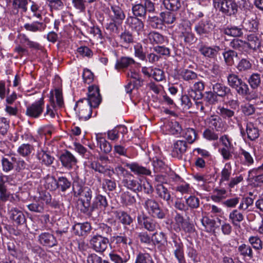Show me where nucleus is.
Returning a JSON list of instances; mask_svg holds the SVG:
<instances>
[{
	"label": "nucleus",
	"mask_w": 263,
	"mask_h": 263,
	"mask_svg": "<svg viewBox=\"0 0 263 263\" xmlns=\"http://www.w3.org/2000/svg\"><path fill=\"white\" fill-rule=\"evenodd\" d=\"M15 162L16 163L15 166L16 171L23 174V177H24V175L26 174V178H29L32 176L31 170L34 171L33 173H36L37 175H41L42 172V169L36 162L30 160L25 161L19 159L18 160L16 159Z\"/></svg>",
	"instance_id": "1"
},
{
	"label": "nucleus",
	"mask_w": 263,
	"mask_h": 263,
	"mask_svg": "<svg viewBox=\"0 0 263 263\" xmlns=\"http://www.w3.org/2000/svg\"><path fill=\"white\" fill-rule=\"evenodd\" d=\"M227 81L229 86L234 89L238 95L243 97H247L250 94L248 85L238 75L235 73L228 74Z\"/></svg>",
	"instance_id": "2"
},
{
	"label": "nucleus",
	"mask_w": 263,
	"mask_h": 263,
	"mask_svg": "<svg viewBox=\"0 0 263 263\" xmlns=\"http://www.w3.org/2000/svg\"><path fill=\"white\" fill-rule=\"evenodd\" d=\"M108 206V202L105 196L98 194L94 198L92 203L90 204L86 215L89 217L97 216L99 213L104 210Z\"/></svg>",
	"instance_id": "3"
},
{
	"label": "nucleus",
	"mask_w": 263,
	"mask_h": 263,
	"mask_svg": "<svg viewBox=\"0 0 263 263\" xmlns=\"http://www.w3.org/2000/svg\"><path fill=\"white\" fill-rule=\"evenodd\" d=\"M92 107L93 106L91 105V103L85 98H83L77 101L74 110L78 114L79 119L86 121L91 117Z\"/></svg>",
	"instance_id": "4"
},
{
	"label": "nucleus",
	"mask_w": 263,
	"mask_h": 263,
	"mask_svg": "<svg viewBox=\"0 0 263 263\" xmlns=\"http://www.w3.org/2000/svg\"><path fill=\"white\" fill-rule=\"evenodd\" d=\"M143 205L148 213L154 217L161 219L165 218V211L160 208L158 202L156 200L152 198H147L145 201Z\"/></svg>",
	"instance_id": "5"
},
{
	"label": "nucleus",
	"mask_w": 263,
	"mask_h": 263,
	"mask_svg": "<svg viewBox=\"0 0 263 263\" xmlns=\"http://www.w3.org/2000/svg\"><path fill=\"white\" fill-rule=\"evenodd\" d=\"M109 239L107 237L99 235L98 234L93 235L89 241L91 248L98 253H103L107 248L109 244Z\"/></svg>",
	"instance_id": "6"
},
{
	"label": "nucleus",
	"mask_w": 263,
	"mask_h": 263,
	"mask_svg": "<svg viewBox=\"0 0 263 263\" xmlns=\"http://www.w3.org/2000/svg\"><path fill=\"white\" fill-rule=\"evenodd\" d=\"M44 105V99L41 98L39 100L27 107L26 115L32 118H38L43 112Z\"/></svg>",
	"instance_id": "7"
},
{
	"label": "nucleus",
	"mask_w": 263,
	"mask_h": 263,
	"mask_svg": "<svg viewBox=\"0 0 263 263\" xmlns=\"http://www.w3.org/2000/svg\"><path fill=\"white\" fill-rule=\"evenodd\" d=\"M199 51L203 56L209 59H215L221 50L219 46H208L203 43L199 45Z\"/></svg>",
	"instance_id": "8"
},
{
	"label": "nucleus",
	"mask_w": 263,
	"mask_h": 263,
	"mask_svg": "<svg viewBox=\"0 0 263 263\" xmlns=\"http://www.w3.org/2000/svg\"><path fill=\"white\" fill-rule=\"evenodd\" d=\"M122 183L124 187L135 193L141 192V180L136 179L132 174L122 179Z\"/></svg>",
	"instance_id": "9"
},
{
	"label": "nucleus",
	"mask_w": 263,
	"mask_h": 263,
	"mask_svg": "<svg viewBox=\"0 0 263 263\" xmlns=\"http://www.w3.org/2000/svg\"><path fill=\"white\" fill-rule=\"evenodd\" d=\"M172 249L174 250V253L175 257L179 263H185V257L184 255L183 245L181 240L175 238L170 242Z\"/></svg>",
	"instance_id": "10"
},
{
	"label": "nucleus",
	"mask_w": 263,
	"mask_h": 263,
	"mask_svg": "<svg viewBox=\"0 0 263 263\" xmlns=\"http://www.w3.org/2000/svg\"><path fill=\"white\" fill-rule=\"evenodd\" d=\"M93 108L97 107L101 102V97L100 94L99 88L98 86L92 85L88 87V98H85Z\"/></svg>",
	"instance_id": "11"
},
{
	"label": "nucleus",
	"mask_w": 263,
	"mask_h": 263,
	"mask_svg": "<svg viewBox=\"0 0 263 263\" xmlns=\"http://www.w3.org/2000/svg\"><path fill=\"white\" fill-rule=\"evenodd\" d=\"M216 7L221 12L228 16L235 14L238 11V5L234 0L223 2Z\"/></svg>",
	"instance_id": "12"
},
{
	"label": "nucleus",
	"mask_w": 263,
	"mask_h": 263,
	"mask_svg": "<svg viewBox=\"0 0 263 263\" xmlns=\"http://www.w3.org/2000/svg\"><path fill=\"white\" fill-rule=\"evenodd\" d=\"M214 28L210 21L202 20L195 26V30L201 36L208 37Z\"/></svg>",
	"instance_id": "13"
},
{
	"label": "nucleus",
	"mask_w": 263,
	"mask_h": 263,
	"mask_svg": "<svg viewBox=\"0 0 263 263\" xmlns=\"http://www.w3.org/2000/svg\"><path fill=\"white\" fill-rule=\"evenodd\" d=\"M39 241L43 246L50 248L55 247L58 245V241L54 236L49 232L42 233L39 236Z\"/></svg>",
	"instance_id": "14"
},
{
	"label": "nucleus",
	"mask_w": 263,
	"mask_h": 263,
	"mask_svg": "<svg viewBox=\"0 0 263 263\" xmlns=\"http://www.w3.org/2000/svg\"><path fill=\"white\" fill-rule=\"evenodd\" d=\"M82 198L81 201L82 204V207L81 209V211L84 214L88 211L89 207L91 204V200L92 198V191L88 187H85L83 189V193L81 194Z\"/></svg>",
	"instance_id": "15"
},
{
	"label": "nucleus",
	"mask_w": 263,
	"mask_h": 263,
	"mask_svg": "<svg viewBox=\"0 0 263 263\" xmlns=\"http://www.w3.org/2000/svg\"><path fill=\"white\" fill-rule=\"evenodd\" d=\"M123 163L125 165V166L130 169L131 172L136 175L146 176L151 175V171L149 168L140 165L137 162L131 163L125 162Z\"/></svg>",
	"instance_id": "16"
},
{
	"label": "nucleus",
	"mask_w": 263,
	"mask_h": 263,
	"mask_svg": "<svg viewBox=\"0 0 263 263\" xmlns=\"http://www.w3.org/2000/svg\"><path fill=\"white\" fill-rule=\"evenodd\" d=\"M12 3V14L16 15L20 10L21 13L26 12L28 4V0H7Z\"/></svg>",
	"instance_id": "17"
},
{
	"label": "nucleus",
	"mask_w": 263,
	"mask_h": 263,
	"mask_svg": "<svg viewBox=\"0 0 263 263\" xmlns=\"http://www.w3.org/2000/svg\"><path fill=\"white\" fill-rule=\"evenodd\" d=\"M59 159L62 165L68 169L71 168L77 162V160L75 157L68 151H66L62 153Z\"/></svg>",
	"instance_id": "18"
},
{
	"label": "nucleus",
	"mask_w": 263,
	"mask_h": 263,
	"mask_svg": "<svg viewBox=\"0 0 263 263\" xmlns=\"http://www.w3.org/2000/svg\"><path fill=\"white\" fill-rule=\"evenodd\" d=\"M212 90L218 97L222 98H228L229 95H232L230 88L221 83L217 82L213 84Z\"/></svg>",
	"instance_id": "19"
},
{
	"label": "nucleus",
	"mask_w": 263,
	"mask_h": 263,
	"mask_svg": "<svg viewBox=\"0 0 263 263\" xmlns=\"http://www.w3.org/2000/svg\"><path fill=\"white\" fill-rule=\"evenodd\" d=\"M187 145L186 141L184 140H178L174 144L172 152V155L174 157L181 159L182 155L186 151Z\"/></svg>",
	"instance_id": "20"
},
{
	"label": "nucleus",
	"mask_w": 263,
	"mask_h": 263,
	"mask_svg": "<svg viewBox=\"0 0 263 263\" xmlns=\"http://www.w3.org/2000/svg\"><path fill=\"white\" fill-rule=\"evenodd\" d=\"M10 218L17 225H22L26 223V219L22 211L16 208H12L9 211Z\"/></svg>",
	"instance_id": "21"
},
{
	"label": "nucleus",
	"mask_w": 263,
	"mask_h": 263,
	"mask_svg": "<svg viewBox=\"0 0 263 263\" xmlns=\"http://www.w3.org/2000/svg\"><path fill=\"white\" fill-rule=\"evenodd\" d=\"M72 229L73 233L79 236L86 235L91 230V226L89 222L77 223L75 224Z\"/></svg>",
	"instance_id": "22"
},
{
	"label": "nucleus",
	"mask_w": 263,
	"mask_h": 263,
	"mask_svg": "<svg viewBox=\"0 0 263 263\" xmlns=\"http://www.w3.org/2000/svg\"><path fill=\"white\" fill-rule=\"evenodd\" d=\"M110 8L112 12L110 15L111 20L117 22L118 24H121L125 18V15L123 10L121 7L116 5L111 6Z\"/></svg>",
	"instance_id": "23"
},
{
	"label": "nucleus",
	"mask_w": 263,
	"mask_h": 263,
	"mask_svg": "<svg viewBox=\"0 0 263 263\" xmlns=\"http://www.w3.org/2000/svg\"><path fill=\"white\" fill-rule=\"evenodd\" d=\"M156 192L160 199L166 201L168 203L172 201V198L171 197L170 191L163 184L159 183L157 185Z\"/></svg>",
	"instance_id": "24"
},
{
	"label": "nucleus",
	"mask_w": 263,
	"mask_h": 263,
	"mask_svg": "<svg viewBox=\"0 0 263 263\" xmlns=\"http://www.w3.org/2000/svg\"><path fill=\"white\" fill-rule=\"evenodd\" d=\"M138 221L139 224L143 223L142 225L144 228L149 231L153 232L158 227V224L155 220L148 217H143L142 219L140 216H138Z\"/></svg>",
	"instance_id": "25"
},
{
	"label": "nucleus",
	"mask_w": 263,
	"mask_h": 263,
	"mask_svg": "<svg viewBox=\"0 0 263 263\" xmlns=\"http://www.w3.org/2000/svg\"><path fill=\"white\" fill-rule=\"evenodd\" d=\"M120 42L122 46L128 47L130 44L134 42V36L129 30L125 29L119 35Z\"/></svg>",
	"instance_id": "26"
},
{
	"label": "nucleus",
	"mask_w": 263,
	"mask_h": 263,
	"mask_svg": "<svg viewBox=\"0 0 263 263\" xmlns=\"http://www.w3.org/2000/svg\"><path fill=\"white\" fill-rule=\"evenodd\" d=\"M224 62L228 66H232L239 59L238 53L229 49L222 53Z\"/></svg>",
	"instance_id": "27"
},
{
	"label": "nucleus",
	"mask_w": 263,
	"mask_h": 263,
	"mask_svg": "<svg viewBox=\"0 0 263 263\" xmlns=\"http://www.w3.org/2000/svg\"><path fill=\"white\" fill-rule=\"evenodd\" d=\"M127 24L137 32L142 31L144 28L143 22L135 16H128L126 19Z\"/></svg>",
	"instance_id": "28"
},
{
	"label": "nucleus",
	"mask_w": 263,
	"mask_h": 263,
	"mask_svg": "<svg viewBox=\"0 0 263 263\" xmlns=\"http://www.w3.org/2000/svg\"><path fill=\"white\" fill-rule=\"evenodd\" d=\"M246 45L248 47L253 50H256L261 47V41L259 37L255 34H251L247 36Z\"/></svg>",
	"instance_id": "29"
},
{
	"label": "nucleus",
	"mask_w": 263,
	"mask_h": 263,
	"mask_svg": "<svg viewBox=\"0 0 263 263\" xmlns=\"http://www.w3.org/2000/svg\"><path fill=\"white\" fill-rule=\"evenodd\" d=\"M96 140L98 146H99L100 149L105 154L110 153L112 149L111 144L103 137L101 134H96Z\"/></svg>",
	"instance_id": "30"
},
{
	"label": "nucleus",
	"mask_w": 263,
	"mask_h": 263,
	"mask_svg": "<svg viewBox=\"0 0 263 263\" xmlns=\"http://www.w3.org/2000/svg\"><path fill=\"white\" fill-rule=\"evenodd\" d=\"M204 83L201 81L194 84L191 91L195 94V96H194V100H200L203 98L204 95L202 91L204 89Z\"/></svg>",
	"instance_id": "31"
},
{
	"label": "nucleus",
	"mask_w": 263,
	"mask_h": 263,
	"mask_svg": "<svg viewBox=\"0 0 263 263\" xmlns=\"http://www.w3.org/2000/svg\"><path fill=\"white\" fill-rule=\"evenodd\" d=\"M180 37L183 39L186 44H192L196 42L197 38L192 32L191 28H187L182 31Z\"/></svg>",
	"instance_id": "32"
},
{
	"label": "nucleus",
	"mask_w": 263,
	"mask_h": 263,
	"mask_svg": "<svg viewBox=\"0 0 263 263\" xmlns=\"http://www.w3.org/2000/svg\"><path fill=\"white\" fill-rule=\"evenodd\" d=\"M115 214L120 222L124 225L129 226L133 222L131 216L125 211H115Z\"/></svg>",
	"instance_id": "33"
},
{
	"label": "nucleus",
	"mask_w": 263,
	"mask_h": 263,
	"mask_svg": "<svg viewBox=\"0 0 263 263\" xmlns=\"http://www.w3.org/2000/svg\"><path fill=\"white\" fill-rule=\"evenodd\" d=\"M27 207L31 212L42 213L44 210V203L41 199H38L28 204Z\"/></svg>",
	"instance_id": "34"
},
{
	"label": "nucleus",
	"mask_w": 263,
	"mask_h": 263,
	"mask_svg": "<svg viewBox=\"0 0 263 263\" xmlns=\"http://www.w3.org/2000/svg\"><path fill=\"white\" fill-rule=\"evenodd\" d=\"M37 157L39 160H42V162L47 166L52 164L54 159V157L51 156L49 153L43 150L37 153Z\"/></svg>",
	"instance_id": "35"
},
{
	"label": "nucleus",
	"mask_w": 263,
	"mask_h": 263,
	"mask_svg": "<svg viewBox=\"0 0 263 263\" xmlns=\"http://www.w3.org/2000/svg\"><path fill=\"white\" fill-rule=\"evenodd\" d=\"M16 161L14 157H3L2 159L3 170L5 172H8L14 168V163Z\"/></svg>",
	"instance_id": "36"
},
{
	"label": "nucleus",
	"mask_w": 263,
	"mask_h": 263,
	"mask_svg": "<svg viewBox=\"0 0 263 263\" xmlns=\"http://www.w3.org/2000/svg\"><path fill=\"white\" fill-rule=\"evenodd\" d=\"M163 5L166 9L172 11H176L181 7L180 0H163Z\"/></svg>",
	"instance_id": "37"
},
{
	"label": "nucleus",
	"mask_w": 263,
	"mask_h": 263,
	"mask_svg": "<svg viewBox=\"0 0 263 263\" xmlns=\"http://www.w3.org/2000/svg\"><path fill=\"white\" fill-rule=\"evenodd\" d=\"M147 22L149 25L154 29H161L163 27V23L161 17L149 16Z\"/></svg>",
	"instance_id": "38"
},
{
	"label": "nucleus",
	"mask_w": 263,
	"mask_h": 263,
	"mask_svg": "<svg viewBox=\"0 0 263 263\" xmlns=\"http://www.w3.org/2000/svg\"><path fill=\"white\" fill-rule=\"evenodd\" d=\"M246 132L248 138L251 141L255 140L259 137V130L257 128L254 127L252 123L247 124Z\"/></svg>",
	"instance_id": "39"
},
{
	"label": "nucleus",
	"mask_w": 263,
	"mask_h": 263,
	"mask_svg": "<svg viewBox=\"0 0 263 263\" xmlns=\"http://www.w3.org/2000/svg\"><path fill=\"white\" fill-rule=\"evenodd\" d=\"M43 23L34 21L32 23H27L24 24V28L28 31L35 32L41 31L43 29Z\"/></svg>",
	"instance_id": "40"
},
{
	"label": "nucleus",
	"mask_w": 263,
	"mask_h": 263,
	"mask_svg": "<svg viewBox=\"0 0 263 263\" xmlns=\"http://www.w3.org/2000/svg\"><path fill=\"white\" fill-rule=\"evenodd\" d=\"M183 137L189 144H192L197 138V133L194 129L188 128L183 132Z\"/></svg>",
	"instance_id": "41"
},
{
	"label": "nucleus",
	"mask_w": 263,
	"mask_h": 263,
	"mask_svg": "<svg viewBox=\"0 0 263 263\" xmlns=\"http://www.w3.org/2000/svg\"><path fill=\"white\" fill-rule=\"evenodd\" d=\"M248 82L252 89L257 88L260 85V75L257 73L252 74L248 78Z\"/></svg>",
	"instance_id": "42"
},
{
	"label": "nucleus",
	"mask_w": 263,
	"mask_h": 263,
	"mask_svg": "<svg viewBox=\"0 0 263 263\" xmlns=\"http://www.w3.org/2000/svg\"><path fill=\"white\" fill-rule=\"evenodd\" d=\"M71 185V182L65 177H60L58 178V189L64 192L70 189Z\"/></svg>",
	"instance_id": "43"
},
{
	"label": "nucleus",
	"mask_w": 263,
	"mask_h": 263,
	"mask_svg": "<svg viewBox=\"0 0 263 263\" xmlns=\"http://www.w3.org/2000/svg\"><path fill=\"white\" fill-rule=\"evenodd\" d=\"M160 16L162 17L163 23H165L167 24H172L176 20V14L170 11L161 12Z\"/></svg>",
	"instance_id": "44"
},
{
	"label": "nucleus",
	"mask_w": 263,
	"mask_h": 263,
	"mask_svg": "<svg viewBox=\"0 0 263 263\" xmlns=\"http://www.w3.org/2000/svg\"><path fill=\"white\" fill-rule=\"evenodd\" d=\"M132 11L135 17H144L146 15L145 8L142 4H135L132 7Z\"/></svg>",
	"instance_id": "45"
},
{
	"label": "nucleus",
	"mask_w": 263,
	"mask_h": 263,
	"mask_svg": "<svg viewBox=\"0 0 263 263\" xmlns=\"http://www.w3.org/2000/svg\"><path fill=\"white\" fill-rule=\"evenodd\" d=\"M122 203L126 206L132 205L136 202L135 197L129 192H125L121 195Z\"/></svg>",
	"instance_id": "46"
},
{
	"label": "nucleus",
	"mask_w": 263,
	"mask_h": 263,
	"mask_svg": "<svg viewBox=\"0 0 263 263\" xmlns=\"http://www.w3.org/2000/svg\"><path fill=\"white\" fill-rule=\"evenodd\" d=\"M109 257L110 260L115 263H125L130 258V255L129 254L121 256L114 252L109 254Z\"/></svg>",
	"instance_id": "47"
},
{
	"label": "nucleus",
	"mask_w": 263,
	"mask_h": 263,
	"mask_svg": "<svg viewBox=\"0 0 263 263\" xmlns=\"http://www.w3.org/2000/svg\"><path fill=\"white\" fill-rule=\"evenodd\" d=\"M203 95L204 100L209 104L213 105L218 102V96L213 90L212 91H205Z\"/></svg>",
	"instance_id": "48"
},
{
	"label": "nucleus",
	"mask_w": 263,
	"mask_h": 263,
	"mask_svg": "<svg viewBox=\"0 0 263 263\" xmlns=\"http://www.w3.org/2000/svg\"><path fill=\"white\" fill-rule=\"evenodd\" d=\"M250 173L254 175L253 179L255 182L263 183V164L257 168L253 169Z\"/></svg>",
	"instance_id": "49"
},
{
	"label": "nucleus",
	"mask_w": 263,
	"mask_h": 263,
	"mask_svg": "<svg viewBox=\"0 0 263 263\" xmlns=\"http://www.w3.org/2000/svg\"><path fill=\"white\" fill-rule=\"evenodd\" d=\"M229 218L235 226H239V223L243 220L242 214L239 212L237 210H233L230 213Z\"/></svg>",
	"instance_id": "50"
},
{
	"label": "nucleus",
	"mask_w": 263,
	"mask_h": 263,
	"mask_svg": "<svg viewBox=\"0 0 263 263\" xmlns=\"http://www.w3.org/2000/svg\"><path fill=\"white\" fill-rule=\"evenodd\" d=\"M111 240L117 245L130 246L133 243L132 239L124 235L114 236L111 238Z\"/></svg>",
	"instance_id": "51"
},
{
	"label": "nucleus",
	"mask_w": 263,
	"mask_h": 263,
	"mask_svg": "<svg viewBox=\"0 0 263 263\" xmlns=\"http://www.w3.org/2000/svg\"><path fill=\"white\" fill-rule=\"evenodd\" d=\"M148 37L152 44H162L164 42V36L156 32H150L148 35Z\"/></svg>",
	"instance_id": "52"
},
{
	"label": "nucleus",
	"mask_w": 263,
	"mask_h": 263,
	"mask_svg": "<svg viewBox=\"0 0 263 263\" xmlns=\"http://www.w3.org/2000/svg\"><path fill=\"white\" fill-rule=\"evenodd\" d=\"M252 64L247 59H242L238 63L236 68L239 72H244L251 69Z\"/></svg>",
	"instance_id": "53"
},
{
	"label": "nucleus",
	"mask_w": 263,
	"mask_h": 263,
	"mask_svg": "<svg viewBox=\"0 0 263 263\" xmlns=\"http://www.w3.org/2000/svg\"><path fill=\"white\" fill-rule=\"evenodd\" d=\"M7 249L9 254L13 257L16 258L21 257V251L12 241L7 243Z\"/></svg>",
	"instance_id": "54"
},
{
	"label": "nucleus",
	"mask_w": 263,
	"mask_h": 263,
	"mask_svg": "<svg viewBox=\"0 0 263 263\" xmlns=\"http://www.w3.org/2000/svg\"><path fill=\"white\" fill-rule=\"evenodd\" d=\"M152 241L155 244L164 245L167 242V238L165 234L163 232L155 233L152 236Z\"/></svg>",
	"instance_id": "55"
},
{
	"label": "nucleus",
	"mask_w": 263,
	"mask_h": 263,
	"mask_svg": "<svg viewBox=\"0 0 263 263\" xmlns=\"http://www.w3.org/2000/svg\"><path fill=\"white\" fill-rule=\"evenodd\" d=\"M33 149V146L29 144H23L17 149L18 153L23 156L26 157L29 155Z\"/></svg>",
	"instance_id": "56"
},
{
	"label": "nucleus",
	"mask_w": 263,
	"mask_h": 263,
	"mask_svg": "<svg viewBox=\"0 0 263 263\" xmlns=\"http://www.w3.org/2000/svg\"><path fill=\"white\" fill-rule=\"evenodd\" d=\"M135 263H154V262L149 254L139 253L136 257Z\"/></svg>",
	"instance_id": "57"
},
{
	"label": "nucleus",
	"mask_w": 263,
	"mask_h": 263,
	"mask_svg": "<svg viewBox=\"0 0 263 263\" xmlns=\"http://www.w3.org/2000/svg\"><path fill=\"white\" fill-rule=\"evenodd\" d=\"M224 33L234 37H239L242 35L243 32L241 28L234 26L224 29Z\"/></svg>",
	"instance_id": "58"
},
{
	"label": "nucleus",
	"mask_w": 263,
	"mask_h": 263,
	"mask_svg": "<svg viewBox=\"0 0 263 263\" xmlns=\"http://www.w3.org/2000/svg\"><path fill=\"white\" fill-rule=\"evenodd\" d=\"M238 251L243 257L248 256L250 258L253 257L252 250L249 246L242 244L238 247Z\"/></svg>",
	"instance_id": "59"
},
{
	"label": "nucleus",
	"mask_w": 263,
	"mask_h": 263,
	"mask_svg": "<svg viewBox=\"0 0 263 263\" xmlns=\"http://www.w3.org/2000/svg\"><path fill=\"white\" fill-rule=\"evenodd\" d=\"M201 223L205 229L209 232L214 231L216 222L213 219H211L208 217H204L201 219Z\"/></svg>",
	"instance_id": "60"
},
{
	"label": "nucleus",
	"mask_w": 263,
	"mask_h": 263,
	"mask_svg": "<svg viewBox=\"0 0 263 263\" xmlns=\"http://www.w3.org/2000/svg\"><path fill=\"white\" fill-rule=\"evenodd\" d=\"M134 63L135 61L133 59L127 57H123L121 59L120 61L117 62L116 64V68L117 69L125 68L128 67L129 65Z\"/></svg>",
	"instance_id": "61"
},
{
	"label": "nucleus",
	"mask_w": 263,
	"mask_h": 263,
	"mask_svg": "<svg viewBox=\"0 0 263 263\" xmlns=\"http://www.w3.org/2000/svg\"><path fill=\"white\" fill-rule=\"evenodd\" d=\"M180 76L185 81H190L197 79V74L192 70L184 69L181 71Z\"/></svg>",
	"instance_id": "62"
},
{
	"label": "nucleus",
	"mask_w": 263,
	"mask_h": 263,
	"mask_svg": "<svg viewBox=\"0 0 263 263\" xmlns=\"http://www.w3.org/2000/svg\"><path fill=\"white\" fill-rule=\"evenodd\" d=\"M246 42L238 39H233L230 43V46L235 49L241 51L244 49Z\"/></svg>",
	"instance_id": "63"
},
{
	"label": "nucleus",
	"mask_w": 263,
	"mask_h": 263,
	"mask_svg": "<svg viewBox=\"0 0 263 263\" xmlns=\"http://www.w3.org/2000/svg\"><path fill=\"white\" fill-rule=\"evenodd\" d=\"M254 200L253 198L246 197L242 198L240 202L238 207V209L240 210H247L250 206L252 205L253 204Z\"/></svg>",
	"instance_id": "64"
}]
</instances>
